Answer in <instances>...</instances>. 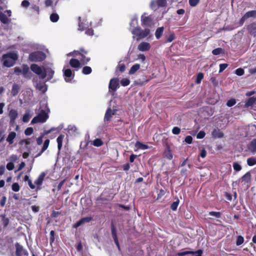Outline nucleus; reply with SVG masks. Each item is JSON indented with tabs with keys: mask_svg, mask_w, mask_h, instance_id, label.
Instances as JSON below:
<instances>
[{
	"mask_svg": "<svg viewBox=\"0 0 256 256\" xmlns=\"http://www.w3.org/2000/svg\"><path fill=\"white\" fill-rule=\"evenodd\" d=\"M18 58V54L16 52H10L4 54L2 61L4 66L11 67L14 65Z\"/></svg>",
	"mask_w": 256,
	"mask_h": 256,
	"instance_id": "f257e3e1",
	"label": "nucleus"
},
{
	"mask_svg": "<svg viewBox=\"0 0 256 256\" xmlns=\"http://www.w3.org/2000/svg\"><path fill=\"white\" fill-rule=\"evenodd\" d=\"M88 54V52L84 50V48H80V50H74L72 52H70L67 54L68 56H72L76 57L77 56H80L78 58L82 64H85L90 60V58L86 57V55Z\"/></svg>",
	"mask_w": 256,
	"mask_h": 256,
	"instance_id": "f03ea898",
	"label": "nucleus"
},
{
	"mask_svg": "<svg viewBox=\"0 0 256 256\" xmlns=\"http://www.w3.org/2000/svg\"><path fill=\"white\" fill-rule=\"evenodd\" d=\"M48 110L47 108L41 110L40 112L34 116L31 121L32 124L38 122L44 123L46 121L48 118Z\"/></svg>",
	"mask_w": 256,
	"mask_h": 256,
	"instance_id": "7ed1b4c3",
	"label": "nucleus"
},
{
	"mask_svg": "<svg viewBox=\"0 0 256 256\" xmlns=\"http://www.w3.org/2000/svg\"><path fill=\"white\" fill-rule=\"evenodd\" d=\"M130 32L134 36H138L137 40L142 39L148 36L150 34V30L148 28H146L144 30H142L140 28H130Z\"/></svg>",
	"mask_w": 256,
	"mask_h": 256,
	"instance_id": "20e7f679",
	"label": "nucleus"
},
{
	"mask_svg": "<svg viewBox=\"0 0 256 256\" xmlns=\"http://www.w3.org/2000/svg\"><path fill=\"white\" fill-rule=\"evenodd\" d=\"M31 70L38 75L40 78L44 79L46 77L48 71L44 68H41L36 64H32L30 66Z\"/></svg>",
	"mask_w": 256,
	"mask_h": 256,
	"instance_id": "39448f33",
	"label": "nucleus"
},
{
	"mask_svg": "<svg viewBox=\"0 0 256 256\" xmlns=\"http://www.w3.org/2000/svg\"><path fill=\"white\" fill-rule=\"evenodd\" d=\"M46 58V54L42 52H32L29 56V60L32 62H40Z\"/></svg>",
	"mask_w": 256,
	"mask_h": 256,
	"instance_id": "423d86ee",
	"label": "nucleus"
},
{
	"mask_svg": "<svg viewBox=\"0 0 256 256\" xmlns=\"http://www.w3.org/2000/svg\"><path fill=\"white\" fill-rule=\"evenodd\" d=\"M166 4V0H154L151 2L150 6L152 10L156 11L160 8L165 7Z\"/></svg>",
	"mask_w": 256,
	"mask_h": 256,
	"instance_id": "0eeeda50",
	"label": "nucleus"
},
{
	"mask_svg": "<svg viewBox=\"0 0 256 256\" xmlns=\"http://www.w3.org/2000/svg\"><path fill=\"white\" fill-rule=\"evenodd\" d=\"M14 70L17 75L22 74L24 77H26L29 68L28 66L24 64L20 67H15Z\"/></svg>",
	"mask_w": 256,
	"mask_h": 256,
	"instance_id": "6e6552de",
	"label": "nucleus"
},
{
	"mask_svg": "<svg viewBox=\"0 0 256 256\" xmlns=\"http://www.w3.org/2000/svg\"><path fill=\"white\" fill-rule=\"evenodd\" d=\"M5 13H6L8 16L10 17L11 16L12 12L10 10H6L4 12V13H3L0 10V20L2 22L6 24L10 22V20L6 15Z\"/></svg>",
	"mask_w": 256,
	"mask_h": 256,
	"instance_id": "1a4fd4ad",
	"label": "nucleus"
},
{
	"mask_svg": "<svg viewBox=\"0 0 256 256\" xmlns=\"http://www.w3.org/2000/svg\"><path fill=\"white\" fill-rule=\"evenodd\" d=\"M64 75L65 77V81L66 82H71L72 80L74 77V74H72V71L69 69H64Z\"/></svg>",
	"mask_w": 256,
	"mask_h": 256,
	"instance_id": "9d476101",
	"label": "nucleus"
},
{
	"mask_svg": "<svg viewBox=\"0 0 256 256\" xmlns=\"http://www.w3.org/2000/svg\"><path fill=\"white\" fill-rule=\"evenodd\" d=\"M116 110H117L116 108L112 110L110 108H108L104 116V122L110 121L112 116L115 114Z\"/></svg>",
	"mask_w": 256,
	"mask_h": 256,
	"instance_id": "9b49d317",
	"label": "nucleus"
},
{
	"mask_svg": "<svg viewBox=\"0 0 256 256\" xmlns=\"http://www.w3.org/2000/svg\"><path fill=\"white\" fill-rule=\"evenodd\" d=\"M152 19L150 16H146L144 14L142 16V22L143 25L146 26H150L152 24Z\"/></svg>",
	"mask_w": 256,
	"mask_h": 256,
	"instance_id": "f8f14e48",
	"label": "nucleus"
},
{
	"mask_svg": "<svg viewBox=\"0 0 256 256\" xmlns=\"http://www.w3.org/2000/svg\"><path fill=\"white\" fill-rule=\"evenodd\" d=\"M16 256H27L28 252L22 247L18 244H16Z\"/></svg>",
	"mask_w": 256,
	"mask_h": 256,
	"instance_id": "ddd939ff",
	"label": "nucleus"
},
{
	"mask_svg": "<svg viewBox=\"0 0 256 256\" xmlns=\"http://www.w3.org/2000/svg\"><path fill=\"white\" fill-rule=\"evenodd\" d=\"M118 80L117 78H112L110 80L109 84L110 90L116 91L118 87Z\"/></svg>",
	"mask_w": 256,
	"mask_h": 256,
	"instance_id": "4468645a",
	"label": "nucleus"
},
{
	"mask_svg": "<svg viewBox=\"0 0 256 256\" xmlns=\"http://www.w3.org/2000/svg\"><path fill=\"white\" fill-rule=\"evenodd\" d=\"M150 48V45L148 42H142L140 43L138 46V49L140 51L144 52L148 50Z\"/></svg>",
	"mask_w": 256,
	"mask_h": 256,
	"instance_id": "2eb2a0df",
	"label": "nucleus"
},
{
	"mask_svg": "<svg viewBox=\"0 0 256 256\" xmlns=\"http://www.w3.org/2000/svg\"><path fill=\"white\" fill-rule=\"evenodd\" d=\"M256 16V10H251L247 12L241 18L240 22L242 24L247 18Z\"/></svg>",
	"mask_w": 256,
	"mask_h": 256,
	"instance_id": "dca6fc26",
	"label": "nucleus"
},
{
	"mask_svg": "<svg viewBox=\"0 0 256 256\" xmlns=\"http://www.w3.org/2000/svg\"><path fill=\"white\" fill-rule=\"evenodd\" d=\"M92 220V217H86L82 218L74 225V228H77L80 226L89 222Z\"/></svg>",
	"mask_w": 256,
	"mask_h": 256,
	"instance_id": "f3484780",
	"label": "nucleus"
},
{
	"mask_svg": "<svg viewBox=\"0 0 256 256\" xmlns=\"http://www.w3.org/2000/svg\"><path fill=\"white\" fill-rule=\"evenodd\" d=\"M82 64L80 63V61L78 60V59L76 58H72L70 60V66L73 68L76 69V70L79 69L80 68V64Z\"/></svg>",
	"mask_w": 256,
	"mask_h": 256,
	"instance_id": "a211bd4d",
	"label": "nucleus"
},
{
	"mask_svg": "<svg viewBox=\"0 0 256 256\" xmlns=\"http://www.w3.org/2000/svg\"><path fill=\"white\" fill-rule=\"evenodd\" d=\"M36 88L42 92H45L47 90V86L44 82H40L36 84Z\"/></svg>",
	"mask_w": 256,
	"mask_h": 256,
	"instance_id": "6ab92c4d",
	"label": "nucleus"
},
{
	"mask_svg": "<svg viewBox=\"0 0 256 256\" xmlns=\"http://www.w3.org/2000/svg\"><path fill=\"white\" fill-rule=\"evenodd\" d=\"M9 116L10 118V123H14L16 119L18 116L17 111L14 110H10L9 113Z\"/></svg>",
	"mask_w": 256,
	"mask_h": 256,
	"instance_id": "aec40b11",
	"label": "nucleus"
},
{
	"mask_svg": "<svg viewBox=\"0 0 256 256\" xmlns=\"http://www.w3.org/2000/svg\"><path fill=\"white\" fill-rule=\"evenodd\" d=\"M16 134L15 132H12L9 133L7 138L6 141L9 143V144H11L14 142V140L16 138Z\"/></svg>",
	"mask_w": 256,
	"mask_h": 256,
	"instance_id": "412c9836",
	"label": "nucleus"
},
{
	"mask_svg": "<svg viewBox=\"0 0 256 256\" xmlns=\"http://www.w3.org/2000/svg\"><path fill=\"white\" fill-rule=\"evenodd\" d=\"M248 149L252 154L256 153V138L251 142Z\"/></svg>",
	"mask_w": 256,
	"mask_h": 256,
	"instance_id": "4be33fe9",
	"label": "nucleus"
},
{
	"mask_svg": "<svg viewBox=\"0 0 256 256\" xmlns=\"http://www.w3.org/2000/svg\"><path fill=\"white\" fill-rule=\"evenodd\" d=\"M256 102V98L253 96L249 98L248 100L246 102L244 107L248 108V106H252Z\"/></svg>",
	"mask_w": 256,
	"mask_h": 256,
	"instance_id": "5701e85b",
	"label": "nucleus"
},
{
	"mask_svg": "<svg viewBox=\"0 0 256 256\" xmlns=\"http://www.w3.org/2000/svg\"><path fill=\"white\" fill-rule=\"evenodd\" d=\"M45 176V174L44 172H42L40 174L37 180H36L34 182V184L37 186H40L42 184L43 180L44 179V177Z\"/></svg>",
	"mask_w": 256,
	"mask_h": 256,
	"instance_id": "b1692460",
	"label": "nucleus"
},
{
	"mask_svg": "<svg viewBox=\"0 0 256 256\" xmlns=\"http://www.w3.org/2000/svg\"><path fill=\"white\" fill-rule=\"evenodd\" d=\"M64 135L60 134V136H58V138L56 139V141H57V142H58V149L59 150L61 149V148L62 147V142H63V140L64 138Z\"/></svg>",
	"mask_w": 256,
	"mask_h": 256,
	"instance_id": "393cba45",
	"label": "nucleus"
},
{
	"mask_svg": "<svg viewBox=\"0 0 256 256\" xmlns=\"http://www.w3.org/2000/svg\"><path fill=\"white\" fill-rule=\"evenodd\" d=\"M212 136L216 138H220L224 136L223 133L220 130H214L212 132Z\"/></svg>",
	"mask_w": 256,
	"mask_h": 256,
	"instance_id": "a878e982",
	"label": "nucleus"
},
{
	"mask_svg": "<svg viewBox=\"0 0 256 256\" xmlns=\"http://www.w3.org/2000/svg\"><path fill=\"white\" fill-rule=\"evenodd\" d=\"M164 30V28L163 26L158 28L156 29L155 36L157 39H159L162 36Z\"/></svg>",
	"mask_w": 256,
	"mask_h": 256,
	"instance_id": "bb28decb",
	"label": "nucleus"
},
{
	"mask_svg": "<svg viewBox=\"0 0 256 256\" xmlns=\"http://www.w3.org/2000/svg\"><path fill=\"white\" fill-rule=\"evenodd\" d=\"M112 237L114 239L115 244H116L118 248H120V246H119V244H118V238L116 236V230L114 228H112Z\"/></svg>",
	"mask_w": 256,
	"mask_h": 256,
	"instance_id": "cd10ccee",
	"label": "nucleus"
},
{
	"mask_svg": "<svg viewBox=\"0 0 256 256\" xmlns=\"http://www.w3.org/2000/svg\"><path fill=\"white\" fill-rule=\"evenodd\" d=\"M242 182L244 184L248 183L250 180V174L249 172H246L242 178Z\"/></svg>",
	"mask_w": 256,
	"mask_h": 256,
	"instance_id": "c85d7f7f",
	"label": "nucleus"
},
{
	"mask_svg": "<svg viewBox=\"0 0 256 256\" xmlns=\"http://www.w3.org/2000/svg\"><path fill=\"white\" fill-rule=\"evenodd\" d=\"M140 68V65L139 64H135L132 66L130 71L129 74H134L139 68Z\"/></svg>",
	"mask_w": 256,
	"mask_h": 256,
	"instance_id": "c756f323",
	"label": "nucleus"
},
{
	"mask_svg": "<svg viewBox=\"0 0 256 256\" xmlns=\"http://www.w3.org/2000/svg\"><path fill=\"white\" fill-rule=\"evenodd\" d=\"M138 25V18L136 16H134L131 20V22H130V28H138L136 26Z\"/></svg>",
	"mask_w": 256,
	"mask_h": 256,
	"instance_id": "7c9ffc66",
	"label": "nucleus"
},
{
	"mask_svg": "<svg viewBox=\"0 0 256 256\" xmlns=\"http://www.w3.org/2000/svg\"><path fill=\"white\" fill-rule=\"evenodd\" d=\"M49 144H50V140H46L44 142V145H43V146H42V151L40 152V154H38V155L36 156H40L41 155V154L44 151L46 150L47 148H48V145H49Z\"/></svg>",
	"mask_w": 256,
	"mask_h": 256,
	"instance_id": "2f4dec72",
	"label": "nucleus"
},
{
	"mask_svg": "<svg viewBox=\"0 0 256 256\" xmlns=\"http://www.w3.org/2000/svg\"><path fill=\"white\" fill-rule=\"evenodd\" d=\"M135 146L138 149L146 150L148 148V146L146 144H144L139 142H137L135 144Z\"/></svg>",
	"mask_w": 256,
	"mask_h": 256,
	"instance_id": "473e14b6",
	"label": "nucleus"
},
{
	"mask_svg": "<svg viewBox=\"0 0 256 256\" xmlns=\"http://www.w3.org/2000/svg\"><path fill=\"white\" fill-rule=\"evenodd\" d=\"M87 26H88V23L83 24L81 22L80 18H79L78 30H83L85 29L86 30Z\"/></svg>",
	"mask_w": 256,
	"mask_h": 256,
	"instance_id": "72a5a7b5",
	"label": "nucleus"
},
{
	"mask_svg": "<svg viewBox=\"0 0 256 256\" xmlns=\"http://www.w3.org/2000/svg\"><path fill=\"white\" fill-rule=\"evenodd\" d=\"M165 156L168 160H172L173 158V154L171 150L169 148H168L166 150L165 152Z\"/></svg>",
	"mask_w": 256,
	"mask_h": 256,
	"instance_id": "f704fd0d",
	"label": "nucleus"
},
{
	"mask_svg": "<svg viewBox=\"0 0 256 256\" xmlns=\"http://www.w3.org/2000/svg\"><path fill=\"white\" fill-rule=\"evenodd\" d=\"M247 164L250 166H252L256 164V158H250L247 160Z\"/></svg>",
	"mask_w": 256,
	"mask_h": 256,
	"instance_id": "c9c22d12",
	"label": "nucleus"
},
{
	"mask_svg": "<svg viewBox=\"0 0 256 256\" xmlns=\"http://www.w3.org/2000/svg\"><path fill=\"white\" fill-rule=\"evenodd\" d=\"M19 88L18 86L16 84H14L12 90V94L13 96H16L18 92Z\"/></svg>",
	"mask_w": 256,
	"mask_h": 256,
	"instance_id": "e433bc0d",
	"label": "nucleus"
},
{
	"mask_svg": "<svg viewBox=\"0 0 256 256\" xmlns=\"http://www.w3.org/2000/svg\"><path fill=\"white\" fill-rule=\"evenodd\" d=\"M82 73L84 74H88L92 72V68L88 66H86L82 68Z\"/></svg>",
	"mask_w": 256,
	"mask_h": 256,
	"instance_id": "4c0bfd02",
	"label": "nucleus"
},
{
	"mask_svg": "<svg viewBox=\"0 0 256 256\" xmlns=\"http://www.w3.org/2000/svg\"><path fill=\"white\" fill-rule=\"evenodd\" d=\"M93 145L96 146H100L102 145L103 142L100 139L96 138L93 141Z\"/></svg>",
	"mask_w": 256,
	"mask_h": 256,
	"instance_id": "58836bf2",
	"label": "nucleus"
},
{
	"mask_svg": "<svg viewBox=\"0 0 256 256\" xmlns=\"http://www.w3.org/2000/svg\"><path fill=\"white\" fill-rule=\"evenodd\" d=\"M46 70L48 71L46 72V76H48V80H50L53 76L54 72L50 68H46Z\"/></svg>",
	"mask_w": 256,
	"mask_h": 256,
	"instance_id": "ea45409f",
	"label": "nucleus"
},
{
	"mask_svg": "<svg viewBox=\"0 0 256 256\" xmlns=\"http://www.w3.org/2000/svg\"><path fill=\"white\" fill-rule=\"evenodd\" d=\"M58 18L59 16L56 14H52L50 16V19L52 22H56L58 20Z\"/></svg>",
	"mask_w": 256,
	"mask_h": 256,
	"instance_id": "a19ab883",
	"label": "nucleus"
},
{
	"mask_svg": "<svg viewBox=\"0 0 256 256\" xmlns=\"http://www.w3.org/2000/svg\"><path fill=\"white\" fill-rule=\"evenodd\" d=\"M0 217H1V219H2V221L4 224V226H6L8 224V222H9V220H8V218H6L5 216H4L3 215L1 216Z\"/></svg>",
	"mask_w": 256,
	"mask_h": 256,
	"instance_id": "79ce46f5",
	"label": "nucleus"
},
{
	"mask_svg": "<svg viewBox=\"0 0 256 256\" xmlns=\"http://www.w3.org/2000/svg\"><path fill=\"white\" fill-rule=\"evenodd\" d=\"M236 104V100L234 98H232L227 102L226 106L228 107L232 106Z\"/></svg>",
	"mask_w": 256,
	"mask_h": 256,
	"instance_id": "37998d69",
	"label": "nucleus"
},
{
	"mask_svg": "<svg viewBox=\"0 0 256 256\" xmlns=\"http://www.w3.org/2000/svg\"><path fill=\"white\" fill-rule=\"evenodd\" d=\"M130 81L128 78H123L120 81L121 84L124 86H128L130 84Z\"/></svg>",
	"mask_w": 256,
	"mask_h": 256,
	"instance_id": "c03bdc74",
	"label": "nucleus"
},
{
	"mask_svg": "<svg viewBox=\"0 0 256 256\" xmlns=\"http://www.w3.org/2000/svg\"><path fill=\"white\" fill-rule=\"evenodd\" d=\"M30 116L29 112H26L22 118V120L24 122H27L30 120Z\"/></svg>",
	"mask_w": 256,
	"mask_h": 256,
	"instance_id": "a18cd8bd",
	"label": "nucleus"
},
{
	"mask_svg": "<svg viewBox=\"0 0 256 256\" xmlns=\"http://www.w3.org/2000/svg\"><path fill=\"white\" fill-rule=\"evenodd\" d=\"M179 200H177L176 201L174 202L172 205H171V208L172 210H176L178 208V206L179 204Z\"/></svg>",
	"mask_w": 256,
	"mask_h": 256,
	"instance_id": "49530a36",
	"label": "nucleus"
},
{
	"mask_svg": "<svg viewBox=\"0 0 256 256\" xmlns=\"http://www.w3.org/2000/svg\"><path fill=\"white\" fill-rule=\"evenodd\" d=\"M223 50L222 48H217L216 49H214L212 51V53L214 55H218L222 53Z\"/></svg>",
	"mask_w": 256,
	"mask_h": 256,
	"instance_id": "de8ad7c7",
	"label": "nucleus"
},
{
	"mask_svg": "<svg viewBox=\"0 0 256 256\" xmlns=\"http://www.w3.org/2000/svg\"><path fill=\"white\" fill-rule=\"evenodd\" d=\"M33 131V128L31 127H29L26 129L24 134L26 136H30L32 134Z\"/></svg>",
	"mask_w": 256,
	"mask_h": 256,
	"instance_id": "09e8293b",
	"label": "nucleus"
},
{
	"mask_svg": "<svg viewBox=\"0 0 256 256\" xmlns=\"http://www.w3.org/2000/svg\"><path fill=\"white\" fill-rule=\"evenodd\" d=\"M12 190L14 191V192H18L19 190H20V186L18 185V184L16 182H15V183H14L12 184Z\"/></svg>",
	"mask_w": 256,
	"mask_h": 256,
	"instance_id": "8fccbe9b",
	"label": "nucleus"
},
{
	"mask_svg": "<svg viewBox=\"0 0 256 256\" xmlns=\"http://www.w3.org/2000/svg\"><path fill=\"white\" fill-rule=\"evenodd\" d=\"M244 238L242 236H238L236 242V244L237 246H240L244 242Z\"/></svg>",
	"mask_w": 256,
	"mask_h": 256,
	"instance_id": "3c124183",
	"label": "nucleus"
},
{
	"mask_svg": "<svg viewBox=\"0 0 256 256\" xmlns=\"http://www.w3.org/2000/svg\"><path fill=\"white\" fill-rule=\"evenodd\" d=\"M233 167L235 170L238 172L241 170V166L237 162H234L233 164Z\"/></svg>",
	"mask_w": 256,
	"mask_h": 256,
	"instance_id": "603ef678",
	"label": "nucleus"
},
{
	"mask_svg": "<svg viewBox=\"0 0 256 256\" xmlns=\"http://www.w3.org/2000/svg\"><path fill=\"white\" fill-rule=\"evenodd\" d=\"M203 78L204 74L202 73H199L196 77V82L197 84H200Z\"/></svg>",
	"mask_w": 256,
	"mask_h": 256,
	"instance_id": "864d4df0",
	"label": "nucleus"
},
{
	"mask_svg": "<svg viewBox=\"0 0 256 256\" xmlns=\"http://www.w3.org/2000/svg\"><path fill=\"white\" fill-rule=\"evenodd\" d=\"M209 214L212 216H214L216 218H219L220 217V212H209Z\"/></svg>",
	"mask_w": 256,
	"mask_h": 256,
	"instance_id": "5fc2aeb1",
	"label": "nucleus"
},
{
	"mask_svg": "<svg viewBox=\"0 0 256 256\" xmlns=\"http://www.w3.org/2000/svg\"><path fill=\"white\" fill-rule=\"evenodd\" d=\"M175 39V36L174 33H172L168 37L166 42H172L173 40Z\"/></svg>",
	"mask_w": 256,
	"mask_h": 256,
	"instance_id": "6e6d98bb",
	"label": "nucleus"
},
{
	"mask_svg": "<svg viewBox=\"0 0 256 256\" xmlns=\"http://www.w3.org/2000/svg\"><path fill=\"white\" fill-rule=\"evenodd\" d=\"M235 74L238 76H241L244 74V70L243 69L239 68L236 70Z\"/></svg>",
	"mask_w": 256,
	"mask_h": 256,
	"instance_id": "4d7b16f0",
	"label": "nucleus"
},
{
	"mask_svg": "<svg viewBox=\"0 0 256 256\" xmlns=\"http://www.w3.org/2000/svg\"><path fill=\"white\" fill-rule=\"evenodd\" d=\"M14 164L13 162H10L8 163L7 164H6V168L8 170H12L14 169Z\"/></svg>",
	"mask_w": 256,
	"mask_h": 256,
	"instance_id": "13d9d810",
	"label": "nucleus"
},
{
	"mask_svg": "<svg viewBox=\"0 0 256 256\" xmlns=\"http://www.w3.org/2000/svg\"><path fill=\"white\" fill-rule=\"evenodd\" d=\"M228 66V64H222L220 65V70L219 72H222Z\"/></svg>",
	"mask_w": 256,
	"mask_h": 256,
	"instance_id": "bf43d9fd",
	"label": "nucleus"
},
{
	"mask_svg": "<svg viewBox=\"0 0 256 256\" xmlns=\"http://www.w3.org/2000/svg\"><path fill=\"white\" fill-rule=\"evenodd\" d=\"M206 135L205 132L204 131H200L197 134V138L200 139L204 137Z\"/></svg>",
	"mask_w": 256,
	"mask_h": 256,
	"instance_id": "052dcab7",
	"label": "nucleus"
},
{
	"mask_svg": "<svg viewBox=\"0 0 256 256\" xmlns=\"http://www.w3.org/2000/svg\"><path fill=\"white\" fill-rule=\"evenodd\" d=\"M180 130L178 127L175 126L172 128V132L174 134H180Z\"/></svg>",
	"mask_w": 256,
	"mask_h": 256,
	"instance_id": "680f3d73",
	"label": "nucleus"
},
{
	"mask_svg": "<svg viewBox=\"0 0 256 256\" xmlns=\"http://www.w3.org/2000/svg\"><path fill=\"white\" fill-rule=\"evenodd\" d=\"M77 130L76 128L74 126H69L68 127V131L69 132H75Z\"/></svg>",
	"mask_w": 256,
	"mask_h": 256,
	"instance_id": "e2e57ef3",
	"label": "nucleus"
},
{
	"mask_svg": "<svg viewBox=\"0 0 256 256\" xmlns=\"http://www.w3.org/2000/svg\"><path fill=\"white\" fill-rule=\"evenodd\" d=\"M199 2V0H189V4L192 6H196Z\"/></svg>",
	"mask_w": 256,
	"mask_h": 256,
	"instance_id": "0e129e2a",
	"label": "nucleus"
},
{
	"mask_svg": "<svg viewBox=\"0 0 256 256\" xmlns=\"http://www.w3.org/2000/svg\"><path fill=\"white\" fill-rule=\"evenodd\" d=\"M18 159V158L17 156L12 154L10 157V162H12L14 163V162H16Z\"/></svg>",
	"mask_w": 256,
	"mask_h": 256,
	"instance_id": "69168bd1",
	"label": "nucleus"
},
{
	"mask_svg": "<svg viewBox=\"0 0 256 256\" xmlns=\"http://www.w3.org/2000/svg\"><path fill=\"white\" fill-rule=\"evenodd\" d=\"M6 196H4L2 197V199L0 200V204L2 206H4L6 202Z\"/></svg>",
	"mask_w": 256,
	"mask_h": 256,
	"instance_id": "338daca9",
	"label": "nucleus"
},
{
	"mask_svg": "<svg viewBox=\"0 0 256 256\" xmlns=\"http://www.w3.org/2000/svg\"><path fill=\"white\" fill-rule=\"evenodd\" d=\"M21 5L23 7L27 8L29 6L30 2L28 0H24L22 2Z\"/></svg>",
	"mask_w": 256,
	"mask_h": 256,
	"instance_id": "774afa93",
	"label": "nucleus"
}]
</instances>
